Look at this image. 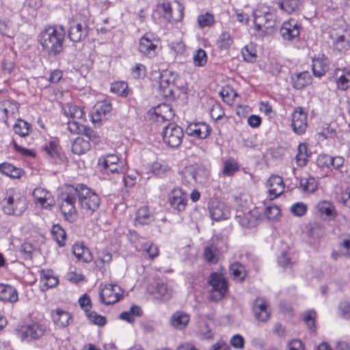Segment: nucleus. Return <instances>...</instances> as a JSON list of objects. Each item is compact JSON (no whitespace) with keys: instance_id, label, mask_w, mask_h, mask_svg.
<instances>
[{"instance_id":"f3484780","label":"nucleus","mask_w":350,"mask_h":350,"mask_svg":"<svg viewBox=\"0 0 350 350\" xmlns=\"http://www.w3.org/2000/svg\"><path fill=\"white\" fill-rule=\"evenodd\" d=\"M252 310L256 319L260 322H266L270 317L269 304L263 297H258L255 299Z\"/></svg>"},{"instance_id":"37998d69","label":"nucleus","mask_w":350,"mask_h":350,"mask_svg":"<svg viewBox=\"0 0 350 350\" xmlns=\"http://www.w3.org/2000/svg\"><path fill=\"white\" fill-rule=\"evenodd\" d=\"M0 172L9 177L14 178H19L22 174V170L20 168L16 167L8 163L0 164Z\"/></svg>"},{"instance_id":"a211bd4d","label":"nucleus","mask_w":350,"mask_h":350,"mask_svg":"<svg viewBox=\"0 0 350 350\" xmlns=\"http://www.w3.org/2000/svg\"><path fill=\"white\" fill-rule=\"evenodd\" d=\"M210 214L213 219H226L230 216V210L224 202L215 198L209 204Z\"/></svg>"},{"instance_id":"6ab92c4d","label":"nucleus","mask_w":350,"mask_h":350,"mask_svg":"<svg viewBox=\"0 0 350 350\" xmlns=\"http://www.w3.org/2000/svg\"><path fill=\"white\" fill-rule=\"evenodd\" d=\"M185 132L189 136L198 139H205L211 133V127L203 122H194L187 126Z\"/></svg>"},{"instance_id":"052dcab7","label":"nucleus","mask_w":350,"mask_h":350,"mask_svg":"<svg viewBox=\"0 0 350 350\" xmlns=\"http://www.w3.org/2000/svg\"><path fill=\"white\" fill-rule=\"evenodd\" d=\"M88 319L92 321L94 325L98 326H103L106 323V319L105 317L96 314L94 311H90L86 314Z\"/></svg>"},{"instance_id":"2f4dec72","label":"nucleus","mask_w":350,"mask_h":350,"mask_svg":"<svg viewBox=\"0 0 350 350\" xmlns=\"http://www.w3.org/2000/svg\"><path fill=\"white\" fill-rule=\"evenodd\" d=\"M336 79L337 88L342 91L347 90L350 88V68H345L338 70Z\"/></svg>"},{"instance_id":"1a4fd4ad","label":"nucleus","mask_w":350,"mask_h":350,"mask_svg":"<svg viewBox=\"0 0 350 350\" xmlns=\"http://www.w3.org/2000/svg\"><path fill=\"white\" fill-rule=\"evenodd\" d=\"M17 336L22 341H30L42 336L45 332V327L38 323H33L17 327L15 329Z\"/></svg>"},{"instance_id":"3c124183","label":"nucleus","mask_w":350,"mask_h":350,"mask_svg":"<svg viewBox=\"0 0 350 350\" xmlns=\"http://www.w3.org/2000/svg\"><path fill=\"white\" fill-rule=\"evenodd\" d=\"M31 125L27 122L18 119L14 124L13 129L16 134L21 137H26L29 135Z\"/></svg>"},{"instance_id":"dca6fc26","label":"nucleus","mask_w":350,"mask_h":350,"mask_svg":"<svg viewBox=\"0 0 350 350\" xmlns=\"http://www.w3.org/2000/svg\"><path fill=\"white\" fill-rule=\"evenodd\" d=\"M291 126L293 131L297 135H302L305 133L307 126V113L301 107H297L292 113Z\"/></svg>"},{"instance_id":"8fccbe9b","label":"nucleus","mask_w":350,"mask_h":350,"mask_svg":"<svg viewBox=\"0 0 350 350\" xmlns=\"http://www.w3.org/2000/svg\"><path fill=\"white\" fill-rule=\"evenodd\" d=\"M170 171V167L165 163L154 162L150 167V172L157 176L163 177Z\"/></svg>"},{"instance_id":"4be33fe9","label":"nucleus","mask_w":350,"mask_h":350,"mask_svg":"<svg viewBox=\"0 0 350 350\" xmlns=\"http://www.w3.org/2000/svg\"><path fill=\"white\" fill-rule=\"evenodd\" d=\"M260 207H256L254 210L249 211L247 213H244L243 215L241 214L237 215V218L240 225L245 228H252L256 226L260 219Z\"/></svg>"},{"instance_id":"c03bdc74","label":"nucleus","mask_w":350,"mask_h":350,"mask_svg":"<svg viewBox=\"0 0 350 350\" xmlns=\"http://www.w3.org/2000/svg\"><path fill=\"white\" fill-rule=\"evenodd\" d=\"M239 163L234 159L230 158L224 162L221 174L225 176H231L239 170Z\"/></svg>"},{"instance_id":"393cba45","label":"nucleus","mask_w":350,"mask_h":350,"mask_svg":"<svg viewBox=\"0 0 350 350\" xmlns=\"http://www.w3.org/2000/svg\"><path fill=\"white\" fill-rule=\"evenodd\" d=\"M190 320L189 315L181 310L176 311L172 315L170 322V325L175 329L182 330L185 329Z\"/></svg>"},{"instance_id":"13d9d810","label":"nucleus","mask_w":350,"mask_h":350,"mask_svg":"<svg viewBox=\"0 0 350 350\" xmlns=\"http://www.w3.org/2000/svg\"><path fill=\"white\" fill-rule=\"evenodd\" d=\"M232 38L228 32H223L217 42V45L220 49H228L232 44Z\"/></svg>"},{"instance_id":"09e8293b","label":"nucleus","mask_w":350,"mask_h":350,"mask_svg":"<svg viewBox=\"0 0 350 350\" xmlns=\"http://www.w3.org/2000/svg\"><path fill=\"white\" fill-rule=\"evenodd\" d=\"M110 89L113 93L122 97H126L129 94L128 84L124 81L112 83Z\"/></svg>"},{"instance_id":"2eb2a0df","label":"nucleus","mask_w":350,"mask_h":350,"mask_svg":"<svg viewBox=\"0 0 350 350\" xmlns=\"http://www.w3.org/2000/svg\"><path fill=\"white\" fill-rule=\"evenodd\" d=\"M300 29L301 25L299 22L294 18H291L282 23L280 34L283 40L291 41L299 36Z\"/></svg>"},{"instance_id":"39448f33","label":"nucleus","mask_w":350,"mask_h":350,"mask_svg":"<svg viewBox=\"0 0 350 350\" xmlns=\"http://www.w3.org/2000/svg\"><path fill=\"white\" fill-rule=\"evenodd\" d=\"M177 79V74L171 70H165L159 73V90L163 96L166 98L174 97Z\"/></svg>"},{"instance_id":"cd10ccee","label":"nucleus","mask_w":350,"mask_h":350,"mask_svg":"<svg viewBox=\"0 0 350 350\" xmlns=\"http://www.w3.org/2000/svg\"><path fill=\"white\" fill-rule=\"evenodd\" d=\"M18 299V293L13 286L0 284V300L5 302L15 303Z\"/></svg>"},{"instance_id":"bf43d9fd","label":"nucleus","mask_w":350,"mask_h":350,"mask_svg":"<svg viewBox=\"0 0 350 350\" xmlns=\"http://www.w3.org/2000/svg\"><path fill=\"white\" fill-rule=\"evenodd\" d=\"M308 211V206L303 202H296L291 206V213L296 217L304 216Z\"/></svg>"},{"instance_id":"603ef678","label":"nucleus","mask_w":350,"mask_h":350,"mask_svg":"<svg viewBox=\"0 0 350 350\" xmlns=\"http://www.w3.org/2000/svg\"><path fill=\"white\" fill-rule=\"evenodd\" d=\"M245 61L253 63L256 60V50L253 44H247L241 51Z\"/></svg>"},{"instance_id":"e2e57ef3","label":"nucleus","mask_w":350,"mask_h":350,"mask_svg":"<svg viewBox=\"0 0 350 350\" xmlns=\"http://www.w3.org/2000/svg\"><path fill=\"white\" fill-rule=\"evenodd\" d=\"M77 198H65L64 204L62 206V212L64 215H66V210L68 208V214L72 217L75 213V207L73 206L74 202Z\"/></svg>"},{"instance_id":"f03ea898","label":"nucleus","mask_w":350,"mask_h":350,"mask_svg":"<svg viewBox=\"0 0 350 350\" xmlns=\"http://www.w3.org/2000/svg\"><path fill=\"white\" fill-rule=\"evenodd\" d=\"M183 10V5L176 0H161L157 5V12L170 23L181 21Z\"/></svg>"},{"instance_id":"c85d7f7f","label":"nucleus","mask_w":350,"mask_h":350,"mask_svg":"<svg viewBox=\"0 0 350 350\" xmlns=\"http://www.w3.org/2000/svg\"><path fill=\"white\" fill-rule=\"evenodd\" d=\"M317 208L322 217H325L328 220H332L337 216V212L334 206L329 201L323 200L318 203Z\"/></svg>"},{"instance_id":"473e14b6","label":"nucleus","mask_w":350,"mask_h":350,"mask_svg":"<svg viewBox=\"0 0 350 350\" xmlns=\"http://www.w3.org/2000/svg\"><path fill=\"white\" fill-rule=\"evenodd\" d=\"M293 87L301 90L312 82V77L309 72L304 71L295 75L292 77Z\"/></svg>"},{"instance_id":"a18cd8bd","label":"nucleus","mask_w":350,"mask_h":350,"mask_svg":"<svg viewBox=\"0 0 350 350\" xmlns=\"http://www.w3.org/2000/svg\"><path fill=\"white\" fill-rule=\"evenodd\" d=\"M300 188L306 194L312 193L317 188V183L314 178H303L300 180Z\"/></svg>"},{"instance_id":"774afa93","label":"nucleus","mask_w":350,"mask_h":350,"mask_svg":"<svg viewBox=\"0 0 350 350\" xmlns=\"http://www.w3.org/2000/svg\"><path fill=\"white\" fill-rule=\"evenodd\" d=\"M79 304L81 308L85 312V314L91 311V300L88 295H83L81 297H80L79 299Z\"/></svg>"},{"instance_id":"9b49d317","label":"nucleus","mask_w":350,"mask_h":350,"mask_svg":"<svg viewBox=\"0 0 350 350\" xmlns=\"http://www.w3.org/2000/svg\"><path fill=\"white\" fill-rule=\"evenodd\" d=\"M123 293L122 289L116 284H106L100 291L99 299L100 302L105 305L116 303Z\"/></svg>"},{"instance_id":"de8ad7c7","label":"nucleus","mask_w":350,"mask_h":350,"mask_svg":"<svg viewBox=\"0 0 350 350\" xmlns=\"http://www.w3.org/2000/svg\"><path fill=\"white\" fill-rule=\"evenodd\" d=\"M81 207L91 212L96 210L100 204V198H78Z\"/></svg>"},{"instance_id":"c9c22d12","label":"nucleus","mask_w":350,"mask_h":350,"mask_svg":"<svg viewBox=\"0 0 350 350\" xmlns=\"http://www.w3.org/2000/svg\"><path fill=\"white\" fill-rule=\"evenodd\" d=\"M260 208V213L262 211L266 217L269 220H275L280 215V208L273 204L271 201L265 203L263 206Z\"/></svg>"},{"instance_id":"e433bc0d","label":"nucleus","mask_w":350,"mask_h":350,"mask_svg":"<svg viewBox=\"0 0 350 350\" xmlns=\"http://www.w3.org/2000/svg\"><path fill=\"white\" fill-rule=\"evenodd\" d=\"M152 221H153V216L150 213L147 207H142L137 211L135 221L136 226L148 224Z\"/></svg>"},{"instance_id":"0eeeda50","label":"nucleus","mask_w":350,"mask_h":350,"mask_svg":"<svg viewBox=\"0 0 350 350\" xmlns=\"http://www.w3.org/2000/svg\"><path fill=\"white\" fill-rule=\"evenodd\" d=\"M159 46V38L152 33H146L139 40V51L148 58H153L158 54Z\"/></svg>"},{"instance_id":"5fc2aeb1","label":"nucleus","mask_w":350,"mask_h":350,"mask_svg":"<svg viewBox=\"0 0 350 350\" xmlns=\"http://www.w3.org/2000/svg\"><path fill=\"white\" fill-rule=\"evenodd\" d=\"M197 21L200 28L211 27L215 23V16L211 13L206 12L205 14L199 15Z\"/></svg>"},{"instance_id":"6e6d98bb","label":"nucleus","mask_w":350,"mask_h":350,"mask_svg":"<svg viewBox=\"0 0 350 350\" xmlns=\"http://www.w3.org/2000/svg\"><path fill=\"white\" fill-rule=\"evenodd\" d=\"M83 121L84 120L70 119L67 123L68 130L72 134L81 133L84 129Z\"/></svg>"},{"instance_id":"49530a36","label":"nucleus","mask_w":350,"mask_h":350,"mask_svg":"<svg viewBox=\"0 0 350 350\" xmlns=\"http://www.w3.org/2000/svg\"><path fill=\"white\" fill-rule=\"evenodd\" d=\"M51 234L53 239L60 247L65 245L66 234L61 226L59 224L53 225L51 229Z\"/></svg>"},{"instance_id":"bb28decb","label":"nucleus","mask_w":350,"mask_h":350,"mask_svg":"<svg viewBox=\"0 0 350 350\" xmlns=\"http://www.w3.org/2000/svg\"><path fill=\"white\" fill-rule=\"evenodd\" d=\"M40 283L42 284V290L46 291L56 286L59 283V279L54 275L52 270H42L40 271Z\"/></svg>"},{"instance_id":"72a5a7b5","label":"nucleus","mask_w":350,"mask_h":350,"mask_svg":"<svg viewBox=\"0 0 350 350\" xmlns=\"http://www.w3.org/2000/svg\"><path fill=\"white\" fill-rule=\"evenodd\" d=\"M161 195L168 197H183L187 196V191L179 187H174L172 183L163 185L160 187Z\"/></svg>"},{"instance_id":"58836bf2","label":"nucleus","mask_w":350,"mask_h":350,"mask_svg":"<svg viewBox=\"0 0 350 350\" xmlns=\"http://www.w3.org/2000/svg\"><path fill=\"white\" fill-rule=\"evenodd\" d=\"M142 315V310L138 306H132L129 310L124 311L121 313L120 317L122 320L132 323L135 321V317H141Z\"/></svg>"},{"instance_id":"ea45409f","label":"nucleus","mask_w":350,"mask_h":350,"mask_svg":"<svg viewBox=\"0 0 350 350\" xmlns=\"http://www.w3.org/2000/svg\"><path fill=\"white\" fill-rule=\"evenodd\" d=\"M90 148V145L89 142L79 137L76 138L72 144V152L78 155L84 154Z\"/></svg>"},{"instance_id":"20e7f679","label":"nucleus","mask_w":350,"mask_h":350,"mask_svg":"<svg viewBox=\"0 0 350 350\" xmlns=\"http://www.w3.org/2000/svg\"><path fill=\"white\" fill-rule=\"evenodd\" d=\"M210 290L209 298L211 301L221 300L228 291V283L224 276L218 273H212L208 278Z\"/></svg>"},{"instance_id":"79ce46f5","label":"nucleus","mask_w":350,"mask_h":350,"mask_svg":"<svg viewBox=\"0 0 350 350\" xmlns=\"http://www.w3.org/2000/svg\"><path fill=\"white\" fill-rule=\"evenodd\" d=\"M309 156L307 144L305 143L300 144L295 157L297 164L300 167L305 166L308 163Z\"/></svg>"},{"instance_id":"f8f14e48","label":"nucleus","mask_w":350,"mask_h":350,"mask_svg":"<svg viewBox=\"0 0 350 350\" xmlns=\"http://www.w3.org/2000/svg\"><path fill=\"white\" fill-rule=\"evenodd\" d=\"M1 204L7 215H21L27 208L25 198H3Z\"/></svg>"},{"instance_id":"a878e982","label":"nucleus","mask_w":350,"mask_h":350,"mask_svg":"<svg viewBox=\"0 0 350 350\" xmlns=\"http://www.w3.org/2000/svg\"><path fill=\"white\" fill-rule=\"evenodd\" d=\"M51 317L53 322L58 327H66L72 321L71 314L68 312L61 309L52 311Z\"/></svg>"},{"instance_id":"423d86ee","label":"nucleus","mask_w":350,"mask_h":350,"mask_svg":"<svg viewBox=\"0 0 350 350\" xmlns=\"http://www.w3.org/2000/svg\"><path fill=\"white\" fill-rule=\"evenodd\" d=\"M98 165L106 174H122L126 167L122 161L115 154H108L99 157Z\"/></svg>"},{"instance_id":"a19ab883","label":"nucleus","mask_w":350,"mask_h":350,"mask_svg":"<svg viewBox=\"0 0 350 350\" xmlns=\"http://www.w3.org/2000/svg\"><path fill=\"white\" fill-rule=\"evenodd\" d=\"M299 0H279L278 1V6L280 10L287 14L295 12L299 9Z\"/></svg>"},{"instance_id":"b1692460","label":"nucleus","mask_w":350,"mask_h":350,"mask_svg":"<svg viewBox=\"0 0 350 350\" xmlns=\"http://www.w3.org/2000/svg\"><path fill=\"white\" fill-rule=\"evenodd\" d=\"M111 105L107 101H101L97 103L91 114L92 122H96L101 121L111 111Z\"/></svg>"},{"instance_id":"412c9836","label":"nucleus","mask_w":350,"mask_h":350,"mask_svg":"<svg viewBox=\"0 0 350 350\" xmlns=\"http://www.w3.org/2000/svg\"><path fill=\"white\" fill-rule=\"evenodd\" d=\"M266 187L268 193L273 197H280L285 189L282 178L277 175L270 176L267 181Z\"/></svg>"},{"instance_id":"5701e85b","label":"nucleus","mask_w":350,"mask_h":350,"mask_svg":"<svg viewBox=\"0 0 350 350\" xmlns=\"http://www.w3.org/2000/svg\"><path fill=\"white\" fill-rule=\"evenodd\" d=\"M329 61L323 54H318L312 58V70L317 77L324 75L329 70Z\"/></svg>"},{"instance_id":"f257e3e1","label":"nucleus","mask_w":350,"mask_h":350,"mask_svg":"<svg viewBox=\"0 0 350 350\" xmlns=\"http://www.w3.org/2000/svg\"><path fill=\"white\" fill-rule=\"evenodd\" d=\"M65 36L66 29L62 25H49L40 32L38 41L45 53L55 56L62 51Z\"/></svg>"},{"instance_id":"0e129e2a","label":"nucleus","mask_w":350,"mask_h":350,"mask_svg":"<svg viewBox=\"0 0 350 350\" xmlns=\"http://www.w3.org/2000/svg\"><path fill=\"white\" fill-rule=\"evenodd\" d=\"M230 344L236 349H243L245 346V339L241 334H237L231 337Z\"/></svg>"},{"instance_id":"c756f323","label":"nucleus","mask_w":350,"mask_h":350,"mask_svg":"<svg viewBox=\"0 0 350 350\" xmlns=\"http://www.w3.org/2000/svg\"><path fill=\"white\" fill-rule=\"evenodd\" d=\"M157 299L167 301L172 295V289L165 283H158L154 291L149 290Z\"/></svg>"},{"instance_id":"ddd939ff","label":"nucleus","mask_w":350,"mask_h":350,"mask_svg":"<svg viewBox=\"0 0 350 350\" xmlns=\"http://www.w3.org/2000/svg\"><path fill=\"white\" fill-rule=\"evenodd\" d=\"M150 115L151 119L158 123H163L170 121L174 116V111L172 107L167 103H161L150 109Z\"/></svg>"},{"instance_id":"4468645a","label":"nucleus","mask_w":350,"mask_h":350,"mask_svg":"<svg viewBox=\"0 0 350 350\" xmlns=\"http://www.w3.org/2000/svg\"><path fill=\"white\" fill-rule=\"evenodd\" d=\"M61 197H92L96 193L86 185H64L60 187Z\"/></svg>"},{"instance_id":"864d4df0","label":"nucleus","mask_w":350,"mask_h":350,"mask_svg":"<svg viewBox=\"0 0 350 350\" xmlns=\"http://www.w3.org/2000/svg\"><path fill=\"white\" fill-rule=\"evenodd\" d=\"M208 57L204 50L199 49L193 55V61L195 66L203 67L207 63Z\"/></svg>"},{"instance_id":"4c0bfd02","label":"nucleus","mask_w":350,"mask_h":350,"mask_svg":"<svg viewBox=\"0 0 350 350\" xmlns=\"http://www.w3.org/2000/svg\"><path fill=\"white\" fill-rule=\"evenodd\" d=\"M230 273L234 280L243 281L246 275L244 266L238 262L232 263L230 266Z\"/></svg>"},{"instance_id":"aec40b11","label":"nucleus","mask_w":350,"mask_h":350,"mask_svg":"<svg viewBox=\"0 0 350 350\" xmlns=\"http://www.w3.org/2000/svg\"><path fill=\"white\" fill-rule=\"evenodd\" d=\"M88 35L85 23L72 22L68 29V37L72 42H77L85 39Z\"/></svg>"},{"instance_id":"680f3d73","label":"nucleus","mask_w":350,"mask_h":350,"mask_svg":"<svg viewBox=\"0 0 350 350\" xmlns=\"http://www.w3.org/2000/svg\"><path fill=\"white\" fill-rule=\"evenodd\" d=\"M187 198H168V202L170 206L178 211H183L185 208Z\"/></svg>"},{"instance_id":"9d476101","label":"nucleus","mask_w":350,"mask_h":350,"mask_svg":"<svg viewBox=\"0 0 350 350\" xmlns=\"http://www.w3.org/2000/svg\"><path fill=\"white\" fill-rule=\"evenodd\" d=\"M254 23L256 30H268L275 25V15L268 8L265 10H256L254 12Z\"/></svg>"},{"instance_id":"7c9ffc66","label":"nucleus","mask_w":350,"mask_h":350,"mask_svg":"<svg viewBox=\"0 0 350 350\" xmlns=\"http://www.w3.org/2000/svg\"><path fill=\"white\" fill-rule=\"evenodd\" d=\"M72 252L80 261L89 262L92 260L90 250L81 243H77L72 246Z\"/></svg>"},{"instance_id":"f704fd0d","label":"nucleus","mask_w":350,"mask_h":350,"mask_svg":"<svg viewBox=\"0 0 350 350\" xmlns=\"http://www.w3.org/2000/svg\"><path fill=\"white\" fill-rule=\"evenodd\" d=\"M64 114L71 120H84L85 113L83 109L75 105L67 103L63 107Z\"/></svg>"},{"instance_id":"6e6552de","label":"nucleus","mask_w":350,"mask_h":350,"mask_svg":"<svg viewBox=\"0 0 350 350\" xmlns=\"http://www.w3.org/2000/svg\"><path fill=\"white\" fill-rule=\"evenodd\" d=\"M183 136V129L174 123H170L162 131L164 143L172 148L178 147L182 143Z\"/></svg>"},{"instance_id":"69168bd1","label":"nucleus","mask_w":350,"mask_h":350,"mask_svg":"<svg viewBox=\"0 0 350 350\" xmlns=\"http://www.w3.org/2000/svg\"><path fill=\"white\" fill-rule=\"evenodd\" d=\"M339 311L343 318H350V301L342 300L340 302L338 306Z\"/></svg>"},{"instance_id":"338daca9","label":"nucleus","mask_w":350,"mask_h":350,"mask_svg":"<svg viewBox=\"0 0 350 350\" xmlns=\"http://www.w3.org/2000/svg\"><path fill=\"white\" fill-rule=\"evenodd\" d=\"M318 135L319 140L332 139L336 136V131L332 128L327 126L326 128H323Z\"/></svg>"},{"instance_id":"4d7b16f0","label":"nucleus","mask_w":350,"mask_h":350,"mask_svg":"<svg viewBox=\"0 0 350 350\" xmlns=\"http://www.w3.org/2000/svg\"><path fill=\"white\" fill-rule=\"evenodd\" d=\"M223 100L230 105L234 101L235 97L237 96V92L230 88H223L219 92Z\"/></svg>"},{"instance_id":"7ed1b4c3","label":"nucleus","mask_w":350,"mask_h":350,"mask_svg":"<svg viewBox=\"0 0 350 350\" xmlns=\"http://www.w3.org/2000/svg\"><path fill=\"white\" fill-rule=\"evenodd\" d=\"M210 176L209 170L201 163H191L186 165L182 171L183 180L191 183L200 184L206 183Z\"/></svg>"}]
</instances>
